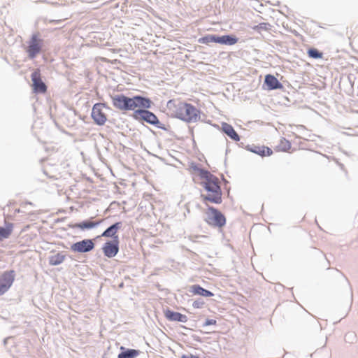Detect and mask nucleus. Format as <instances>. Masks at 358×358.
<instances>
[{
    "label": "nucleus",
    "mask_w": 358,
    "mask_h": 358,
    "mask_svg": "<svg viewBox=\"0 0 358 358\" xmlns=\"http://www.w3.org/2000/svg\"><path fill=\"white\" fill-rule=\"evenodd\" d=\"M123 223L122 221L114 222L108 227L101 235L95 237L94 239H98L101 237L109 238L110 240H120L118 231L122 229Z\"/></svg>",
    "instance_id": "11"
},
{
    "label": "nucleus",
    "mask_w": 358,
    "mask_h": 358,
    "mask_svg": "<svg viewBox=\"0 0 358 358\" xmlns=\"http://www.w3.org/2000/svg\"><path fill=\"white\" fill-rule=\"evenodd\" d=\"M188 291L193 295L200 296L206 298L212 297L215 295L213 292L203 288L199 284H194L189 286Z\"/></svg>",
    "instance_id": "19"
},
{
    "label": "nucleus",
    "mask_w": 358,
    "mask_h": 358,
    "mask_svg": "<svg viewBox=\"0 0 358 358\" xmlns=\"http://www.w3.org/2000/svg\"><path fill=\"white\" fill-rule=\"evenodd\" d=\"M119 287H124V283H123V282H121V283L119 285Z\"/></svg>",
    "instance_id": "46"
},
{
    "label": "nucleus",
    "mask_w": 358,
    "mask_h": 358,
    "mask_svg": "<svg viewBox=\"0 0 358 358\" xmlns=\"http://www.w3.org/2000/svg\"><path fill=\"white\" fill-rule=\"evenodd\" d=\"M357 96H358V94H357Z\"/></svg>",
    "instance_id": "57"
},
{
    "label": "nucleus",
    "mask_w": 358,
    "mask_h": 358,
    "mask_svg": "<svg viewBox=\"0 0 358 358\" xmlns=\"http://www.w3.org/2000/svg\"><path fill=\"white\" fill-rule=\"evenodd\" d=\"M192 141H193V144H196L195 140L194 138H193Z\"/></svg>",
    "instance_id": "54"
},
{
    "label": "nucleus",
    "mask_w": 358,
    "mask_h": 358,
    "mask_svg": "<svg viewBox=\"0 0 358 358\" xmlns=\"http://www.w3.org/2000/svg\"><path fill=\"white\" fill-rule=\"evenodd\" d=\"M16 272L14 269L3 271L0 274V296L6 293L15 282Z\"/></svg>",
    "instance_id": "7"
},
{
    "label": "nucleus",
    "mask_w": 358,
    "mask_h": 358,
    "mask_svg": "<svg viewBox=\"0 0 358 358\" xmlns=\"http://www.w3.org/2000/svg\"><path fill=\"white\" fill-rule=\"evenodd\" d=\"M197 238H206L205 236H198Z\"/></svg>",
    "instance_id": "50"
},
{
    "label": "nucleus",
    "mask_w": 358,
    "mask_h": 358,
    "mask_svg": "<svg viewBox=\"0 0 358 358\" xmlns=\"http://www.w3.org/2000/svg\"><path fill=\"white\" fill-rule=\"evenodd\" d=\"M180 358H200L199 355H192V354H189V355H185V354H183L181 355V357Z\"/></svg>",
    "instance_id": "35"
},
{
    "label": "nucleus",
    "mask_w": 358,
    "mask_h": 358,
    "mask_svg": "<svg viewBox=\"0 0 358 358\" xmlns=\"http://www.w3.org/2000/svg\"><path fill=\"white\" fill-rule=\"evenodd\" d=\"M147 127V128H148V129L151 132H154V131H152V129H151L150 127Z\"/></svg>",
    "instance_id": "52"
},
{
    "label": "nucleus",
    "mask_w": 358,
    "mask_h": 358,
    "mask_svg": "<svg viewBox=\"0 0 358 358\" xmlns=\"http://www.w3.org/2000/svg\"><path fill=\"white\" fill-rule=\"evenodd\" d=\"M190 134H192V136H194V131H193V129H190Z\"/></svg>",
    "instance_id": "47"
},
{
    "label": "nucleus",
    "mask_w": 358,
    "mask_h": 358,
    "mask_svg": "<svg viewBox=\"0 0 358 358\" xmlns=\"http://www.w3.org/2000/svg\"><path fill=\"white\" fill-rule=\"evenodd\" d=\"M292 147V143L289 140L282 137L279 144L275 147V150L281 152H287Z\"/></svg>",
    "instance_id": "25"
},
{
    "label": "nucleus",
    "mask_w": 358,
    "mask_h": 358,
    "mask_svg": "<svg viewBox=\"0 0 358 358\" xmlns=\"http://www.w3.org/2000/svg\"><path fill=\"white\" fill-rule=\"evenodd\" d=\"M307 55L309 58L313 59H319L323 58V52L319 50L317 48L314 47H310L307 49Z\"/></svg>",
    "instance_id": "24"
},
{
    "label": "nucleus",
    "mask_w": 358,
    "mask_h": 358,
    "mask_svg": "<svg viewBox=\"0 0 358 358\" xmlns=\"http://www.w3.org/2000/svg\"><path fill=\"white\" fill-rule=\"evenodd\" d=\"M206 191V194H201L202 201L206 206L210 202L214 204H220L222 202V191L220 185L212 186L208 183H199Z\"/></svg>",
    "instance_id": "5"
},
{
    "label": "nucleus",
    "mask_w": 358,
    "mask_h": 358,
    "mask_svg": "<svg viewBox=\"0 0 358 358\" xmlns=\"http://www.w3.org/2000/svg\"><path fill=\"white\" fill-rule=\"evenodd\" d=\"M104 257L111 259L115 257L120 251V240H107L101 247Z\"/></svg>",
    "instance_id": "10"
},
{
    "label": "nucleus",
    "mask_w": 358,
    "mask_h": 358,
    "mask_svg": "<svg viewBox=\"0 0 358 358\" xmlns=\"http://www.w3.org/2000/svg\"><path fill=\"white\" fill-rule=\"evenodd\" d=\"M32 82V91L36 94H45L47 92L48 87L42 79L40 69H35L31 74Z\"/></svg>",
    "instance_id": "9"
},
{
    "label": "nucleus",
    "mask_w": 358,
    "mask_h": 358,
    "mask_svg": "<svg viewBox=\"0 0 358 358\" xmlns=\"http://www.w3.org/2000/svg\"><path fill=\"white\" fill-rule=\"evenodd\" d=\"M238 147L242 148H243V149L246 150L245 146H246L247 145H245V143H244L243 142H240V143H238Z\"/></svg>",
    "instance_id": "41"
},
{
    "label": "nucleus",
    "mask_w": 358,
    "mask_h": 358,
    "mask_svg": "<svg viewBox=\"0 0 358 358\" xmlns=\"http://www.w3.org/2000/svg\"><path fill=\"white\" fill-rule=\"evenodd\" d=\"M213 43L222 45V34L221 35V34H214Z\"/></svg>",
    "instance_id": "34"
},
{
    "label": "nucleus",
    "mask_w": 358,
    "mask_h": 358,
    "mask_svg": "<svg viewBox=\"0 0 358 358\" xmlns=\"http://www.w3.org/2000/svg\"><path fill=\"white\" fill-rule=\"evenodd\" d=\"M141 352L138 349L128 348L121 345L120 347V352L117 355V358H136Z\"/></svg>",
    "instance_id": "20"
},
{
    "label": "nucleus",
    "mask_w": 358,
    "mask_h": 358,
    "mask_svg": "<svg viewBox=\"0 0 358 358\" xmlns=\"http://www.w3.org/2000/svg\"><path fill=\"white\" fill-rule=\"evenodd\" d=\"M272 26L268 22H260L257 25L252 27V29L255 31L261 33L262 31H270Z\"/></svg>",
    "instance_id": "27"
},
{
    "label": "nucleus",
    "mask_w": 358,
    "mask_h": 358,
    "mask_svg": "<svg viewBox=\"0 0 358 358\" xmlns=\"http://www.w3.org/2000/svg\"><path fill=\"white\" fill-rule=\"evenodd\" d=\"M54 123H55V126H56L58 129H59V128H60L59 124L57 122V121H56L55 120H54Z\"/></svg>",
    "instance_id": "44"
},
{
    "label": "nucleus",
    "mask_w": 358,
    "mask_h": 358,
    "mask_svg": "<svg viewBox=\"0 0 358 358\" xmlns=\"http://www.w3.org/2000/svg\"><path fill=\"white\" fill-rule=\"evenodd\" d=\"M246 150L256 154L261 157H270L273 154V150L266 145L256 144H247Z\"/></svg>",
    "instance_id": "17"
},
{
    "label": "nucleus",
    "mask_w": 358,
    "mask_h": 358,
    "mask_svg": "<svg viewBox=\"0 0 358 358\" xmlns=\"http://www.w3.org/2000/svg\"><path fill=\"white\" fill-rule=\"evenodd\" d=\"M25 203L27 205H33V203L31 201H27Z\"/></svg>",
    "instance_id": "45"
},
{
    "label": "nucleus",
    "mask_w": 358,
    "mask_h": 358,
    "mask_svg": "<svg viewBox=\"0 0 358 358\" xmlns=\"http://www.w3.org/2000/svg\"><path fill=\"white\" fill-rule=\"evenodd\" d=\"M163 313L164 317L169 322L186 323L188 321V317L186 315L175 311L169 307L163 308Z\"/></svg>",
    "instance_id": "16"
},
{
    "label": "nucleus",
    "mask_w": 358,
    "mask_h": 358,
    "mask_svg": "<svg viewBox=\"0 0 358 358\" xmlns=\"http://www.w3.org/2000/svg\"><path fill=\"white\" fill-rule=\"evenodd\" d=\"M192 338H193L194 341L198 342V343H202L203 341H202V338L201 337H199V336L196 335V334H192Z\"/></svg>",
    "instance_id": "37"
},
{
    "label": "nucleus",
    "mask_w": 358,
    "mask_h": 358,
    "mask_svg": "<svg viewBox=\"0 0 358 358\" xmlns=\"http://www.w3.org/2000/svg\"><path fill=\"white\" fill-rule=\"evenodd\" d=\"M210 182L212 186L220 185L218 182V178L216 176L213 175L210 172L209 173Z\"/></svg>",
    "instance_id": "33"
},
{
    "label": "nucleus",
    "mask_w": 358,
    "mask_h": 358,
    "mask_svg": "<svg viewBox=\"0 0 358 358\" xmlns=\"http://www.w3.org/2000/svg\"><path fill=\"white\" fill-rule=\"evenodd\" d=\"M185 101L170 99L166 103V108L169 111V115L173 118L179 119L182 112V104Z\"/></svg>",
    "instance_id": "15"
},
{
    "label": "nucleus",
    "mask_w": 358,
    "mask_h": 358,
    "mask_svg": "<svg viewBox=\"0 0 358 358\" xmlns=\"http://www.w3.org/2000/svg\"><path fill=\"white\" fill-rule=\"evenodd\" d=\"M102 106H103V107H105V108H107L106 103H102L101 107H102Z\"/></svg>",
    "instance_id": "48"
},
{
    "label": "nucleus",
    "mask_w": 358,
    "mask_h": 358,
    "mask_svg": "<svg viewBox=\"0 0 358 358\" xmlns=\"http://www.w3.org/2000/svg\"><path fill=\"white\" fill-rule=\"evenodd\" d=\"M221 132L235 142H239L241 140L240 135L236 131L233 126L227 122H222Z\"/></svg>",
    "instance_id": "18"
},
{
    "label": "nucleus",
    "mask_w": 358,
    "mask_h": 358,
    "mask_svg": "<svg viewBox=\"0 0 358 358\" xmlns=\"http://www.w3.org/2000/svg\"><path fill=\"white\" fill-rule=\"evenodd\" d=\"M66 255L64 252H58L55 255L48 257V264L50 266L60 265L65 260Z\"/></svg>",
    "instance_id": "22"
},
{
    "label": "nucleus",
    "mask_w": 358,
    "mask_h": 358,
    "mask_svg": "<svg viewBox=\"0 0 358 358\" xmlns=\"http://www.w3.org/2000/svg\"><path fill=\"white\" fill-rule=\"evenodd\" d=\"M14 224L12 222H4V226H0V242L7 239L12 234Z\"/></svg>",
    "instance_id": "21"
},
{
    "label": "nucleus",
    "mask_w": 358,
    "mask_h": 358,
    "mask_svg": "<svg viewBox=\"0 0 358 358\" xmlns=\"http://www.w3.org/2000/svg\"><path fill=\"white\" fill-rule=\"evenodd\" d=\"M154 105L155 103L150 98L143 96L135 110L129 116L134 120L143 125L147 123L157 129L167 131L173 137H176L175 132L170 130L164 124H162L158 117L150 110Z\"/></svg>",
    "instance_id": "1"
},
{
    "label": "nucleus",
    "mask_w": 358,
    "mask_h": 358,
    "mask_svg": "<svg viewBox=\"0 0 358 358\" xmlns=\"http://www.w3.org/2000/svg\"><path fill=\"white\" fill-rule=\"evenodd\" d=\"M334 160L338 164V165L341 167V169H344V165L342 163L338 162V159L334 157Z\"/></svg>",
    "instance_id": "40"
},
{
    "label": "nucleus",
    "mask_w": 358,
    "mask_h": 358,
    "mask_svg": "<svg viewBox=\"0 0 358 358\" xmlns=\"http://www.w3.org/2000/svg\"><path fill=\"white\" fill-rule=\"evenodd\" d=\"M209 176H209V174H208V177H205V178H203V180H205V181H202V182H201L200 183H208V184H209L210 185H211L210 182V177H209Z\"/></svg>",
    "instance_id": "39"
},
{
    "label": "nucleus",
    "mask_w": 358,
    "mask_h": 358,
    "mask_svg": "<svg viewBox=\"0 0 358 358\" xmlns=\"http://www.w3.org/2000/svg\"><path fill=\"white\" fill-rule=\"evenodd\" d=\"M189 209L188 208H187V213H189Z\"/></svg>",
    "instance_id": "53"
},
{
    "label": "nucleus",
    "mask_w": 358,
    "mask_h": 358,
    "mask_svg": "<svg viewBox=\"0 0 358 358\" xmlns=\"http://www.w3.org/2000/svg\"><path fill=\"white\" fill-rule=\"evenodd\" d=\"M180 327L186 330H192L191 328H189L185 325H180Z\"/></svg>",
    "instance_id": "42"
},
{
    "label": "nucleus",
    "mask_w": 358,
    "mask_h": 358,
    "mask_svg": "<svg viewBox=\"0 0 358 358\" xmlns=\"http://www.w3.org/2000/svg\"><path fill=\"white\" fill-rule=\"evenodd\" d=\"M101 103H95L92 108L91 118L97 126H103L107 121V116L101 109Z\"/></svg>",
    "instance_id": "13"
},
{
    "label": "nucleus",
    "mask_w": 358,
    "mask_h": 358,
    "mask_svg": "<svg viewBox=\"0 0 358 358\" xmlns=\"http://www.w3.org/2000/svg\"><path fill=\"white\" fill-rule=\"evenodd\" d=\"M183 110L179 120L186 122H196L201 118V110L190 103L185 101L182 104Z\"/></svg>",
    "instance_id": "6"
},
{
    "label": "nucleus",
    "mask_w": 358,
    "mask_h": 358,
    "mask_svg": "<svg viewBox=\"0 0 358 358\" xmlns=\"http://www.w3.org/2000/svg\"><path fill=\"white\" fill-rule=\"evenodd\" d=\"M64 20H50L49 22L54 24H60Z\"/></svg>",
    "instance_id": "38"
},
{
    "label": "nucleus",
    "mask_w": 358,
    "mask_h": 358,
    "mask_svg": "<svg viewBox=\"0 0 358 358\" xmlns=\"http://www.w3.org/2000/svg\"><path fill=\"white\" fill-rule=\"evenodd\" d=\"M27 48L25 52L29 59H34L37 55L45 51V41L41 38L38 31L34 32L27 42Z\"/></svg>",
    "instance_id": "4"
},
{
    "label": "nucleus",
    "mask_w": 358,
    "mask_h": 358,
    "mask_svg": "<svg viewBox=\"0 0 358 358\" xmlns=\"http://www.w3.org/2000/svg\"><path fill=\"white\" fill-rule=\"evenodd\" d=\"M205 214L204 221L206 224L212 228L217 229L220 232H222V228L227 224L224 214L218 208L210 205H207Z\"/></svg>",
    "instance_id": "3"
},
{
    "label": "nucleus",
    "mask_w": 358,
    "mask_h": 358,
    "mask_svg": "<svg viewBox=\"0 0 358 358\" xmlns=\"http://www.w3.org/2000/svg\"><path fill=\"white\" fill-rule=\"evenodd\" d=\"M201 167L200 164H198L194 161L191 162L189 164V170L192 172V173H197L199 169Z\"/></svg>",
    "instance_id": "29"
},
{
    "label": "nucleus",
    "mask_w": 358,
    "mask_h": 358,
    "mask_svg": "<svg viewBox=\"0 0 358 358\" xmlns=\"http://www.w3.org/2000/svg\"><path fill=\"white\" fill-rule=\"evenodd\" d=\"M262 89L266 91L283 90L284 85L274 75L268 73L264 76Z\"/></svg>",
    "instance_id": "12"
},
{
    "label": "nucleus",
    "mask_w": 358,
    "mask_h": 358,
    "mask_svg": "<svg viewBox=\"0 0 358 358\" xmlns=\"http://www.w3.org/2000/svg\"><path fill=\"white\" fill-rule=\"evenodd\" d=\"M229 152H230V150H228V149H227V150H226V155H227Z\"/></svg>",
    "instance_id": "51"
},
{
    "label": "nucleus",
    "mask_w": 358,
    "mask_h": 358,
    "mask_svg": "<svg viewBox=\"0 0 358 358\" xmlns=\"http://www.w3.org/2000/svg\"><path fill=\"white\" fill-rule=\"evenodd\" d=\"M204 304H205L204 301L201 298H198L193 302L192 307L194 308H202L203 307Z\"/></svg>",
    "instance_id": "30"
},
{
    "label": "nucleus",
    "mask_w": 358,
    "mask_h": 358,
    "mask_svg": "<svg viewBox=\"0 0 358 358\" xmlns=\"http://www.w3.org/2000/svg\"><path fill=\"white\" fill-rule=\"evenodd\" d=\"M352 78H354V79L355 78V76L354 75L350 74L348 76V79L349 80V83H350L352 89H353V86H354V81L352 80Z\"/></svg>",
    "instance_id": "36"
},
{
    "label": "nucleus",
    "mask_w": 358,
    "mask_h": 358,
    "mask_svg": "<svg viewBox=\"0 0 358 358\" xmlns=\"http://www.w3.org/2000/svg\"><path fill=\"white\" fill-rule=\"evenodd\" d=\"M293 33H294L296 36H297V35L299 34H298V32H297L296 31H293Z\"/></svg>",
    "instance_id": "49"
},
{
    "label": "nucleus",
    "mask_w": 358,
    "mask_h": 358,
    "mask_svg": "<svg viewBox=\"0 0 358 358\" xmlns=\"http://www.w3.org/2000/svg\"><path fill=\"white\" fill-rule=\"evenodd\" d=\"M43 59H44L45 61H46V59H45V56H43Z\"/></svg>",
    "instance_id": "56"
},
{
    "label": "nucleus",
    "mask_w": 358,
    "mask_h": 358,
    "mask_svg": "<svg viewBox=\"0 0 358 358\" xmlns=\"http://www.w3.org/2000/svg\"><path fill=\"white\" fill-rule=\"evenodd\" d=\"M199 43L210 45V43L214 42V34H206L203 36L198 38Z\"/></svg>",
    "instance_id": "26"
},
{
    "label": "nucleus",
    "mask_w": 358,
    "mask_h": 358,
    "mask_svg": "<svg viewBox=\"0 0 358 358\" xmlns=\"http://www.w3.org/2000/svg\"><path fill=\"white\" fill-rule=\"evenodd\" d=\"M239 38L234 34H222V45L231 46L236 44L239 41Z\"/></svg>",
    "instance_id": "23"
},
{
    "label": "nucleus",
    "mask_w": 358,
    "mask_h": 358,
    "mask_svg": "<svg viewBox=\"0 0 358 358\" xmlns=\"http://www.w3.org/2000/svg\"><path fill=\"white\" fill-rule=\"evenodd\" d=\"M357 334L355 331H348L345 335V341L348 343H355L357 342Z\"/></svg>",
    "instance_id": "28"
},
{
    "label": "nucleus",
    "mask_w": 358,
    "mask_h": 358,
    "mask_svg": "<svg viewBox=\"0 0 358 358\" xmlns=\"http://www.w3.org/2000/svg\"><path fill=\"white\" fill-rule=\"evenodd\" d=\"M210 173V171L203 168V167H201L197 173L198 176H199V178L201 179H203L205 177H208V175Z\"/></svg>",
    "instance_id": "31"
},
{
    "label": "nucleus",
    "mask_w": 358,
    "mask_h": 358,
    "mask_svg": "<svg viewBox=\"0 0 358 358\" xmlns=\"http://www.w3.org/2000/svg\"><path fill=\"white\" fill-rule=\"evenodd\" d=\"M143 96L142 94L129 96L123 93H120L111 96V99L113 106L116 109L121 111H132L133 113Z\"/></svg>",
    "instance_id": "2"
},
{
    "label": "nucleus",
    "mask_w": 358,
    "mask_h": 358,
    "mask_svg": "<svg viewBox=\"0 0 358 358\" xmlns=\"http://www.w3.org/2000/svg\"><path fill=\"white\" fill-rule=\"evenodd\" d=\"M102 220H96V221L92 220V217L84 220L80 222L69 223L68 227L71 229H80L81 231L90 230L99 227L101 223Z\"/></svg>",
    "instance_id": "14"
},
{
    "label": "nucleus",
    "mask_w": 358,
    "mask_h": 358,
    "mask_svg": "<svg viewBox=\"0 0 358 358\" xmlns=\"http://www.w3.org/2000/svg\"><path fill=\"white\" fill-rule=\"evenodd\" d=\"M210 325L216 326L217 320L214 319L206 318L202 324V327H206Z\"/></svg>",
    "instance_id": "32"
},
{
    "label": "nucleus",
    "mask_w": 358,
    "mask_h": 358,
    "mask_svg": "<svg viewBox=\"0 0 358 358\" xmlns=\"http://www.w3.org/2000/svg\"><path fill=\"white\" fill-rule=\"evenodd\" d=\"M95 239L85 238L79 241L73 243L70 246V250L75 253L85 254L92 251L96 246Z\"/></svg>",
    "instance_id": "8"
},
{
    "label": "nucleus",
    "mask_w": 358,
    "mask_h": 358,
    "mask_svg": "<svg viewBox=\"0 0 358 358\" xmlns=\"http://www.w3.org/2000/svg\"><path fill=\"white\" fill-rule=\"evenodd\" d=\"M10 338V337L5 338L3 341V345H6L7 344L8 340Z\"/></svg>",
    "instance_id": "43"
},
{
    "label": "nucleus",
    "mask_w": 358,
    "mask_h": 358,
    "mask_svg": "<svg viewBox=\"0 0 358 358\" xmlns=\"http://www.w3.org/2000/svg\"><path fill=\"white\" fill-rule=\"evenodd\" d=\"M196 206L199 208V207H200V205L199 203H197Z\"/></svg>",
    "instance_id": "55"
}]
</instances>
